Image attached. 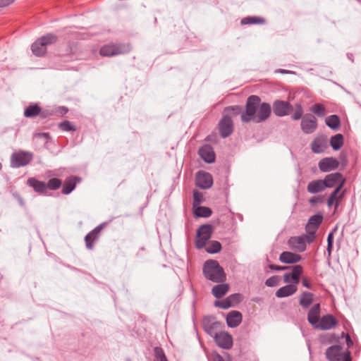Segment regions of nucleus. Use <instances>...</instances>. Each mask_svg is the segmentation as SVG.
I'll list each match as a JSON object with an SVG mask.
<instances>
[{"label":"nucleus","instance_id":"nucleus-1","mask_svg":"<svg viewBox=\"0 0 361 361\" xmlns=\"http://www.w3.org/2000/svg\"><path fill=\"white\" fill-rule=\"evenodd\" d=\"M258 96H250L246 102L245 111L241 114V120L245 122L260 123L267 120L271 114V106L267 103L260 104Z\"/></svg>","mask_w":361,"mask_h":361},{"label":"nucleus","instance_id":"nucleus-2","mask_svg":"<svg viewBox=\"0 0 361 361\" xmlns=\"http://www.w3.org/2000/svg\"><path fill=\"white\" fill-rule=\"evenodd\" d=\"M202 272L207 280L214 283H223L226 279L223 267L214 259H209L204 262Z\"/></svg>","mask_w":361,"mask_h":361},{"label":"nucleus","instance_id":"nucleus-3","mask_svg":"<svg viewBox=\"0 0 361 361\" xmlns=\"http://www.w3.org/2000/svg\"><path fill=\"white\" fill-rule=\"evenodd\" d=\"M56 35L49 34L43 36L32 44V51L37 56H42L47 52V46L56 43Z\"/></svg>","mask_w":361,"mask_h":361},{"label":"nucleus","instance_id":"nucleus-4","mask_svg":"<svg viewBox=\"0 0 361 361\" xmlns=\"http://www.w3.org/2000/svg\"><path fill=\"white\" fill-rule=\"evenodd\" d=\"M213 232L210 224L201 225L197 230L195 238V247L197 249L203 248L207 242L211 238Z\"/></svg>","mask_w":361,"mask_h":361},{"label":"nucleus","instance_id":"nucleus-5","mask_svg":"<svg viewBox=\"0 0 361 361\" xmlns=\"http://www.w3.org/2000/svg\"><path fill=\"white\" fill-rule=\"evenodd\" d=\"M202 326L204 331L213 338L221 332L224 327L222 322L216 321L214 318L211 317L204 318Z\"/></svg>","mask_w":361,"mask_h":361},{"label":"nucleus","instance_id":"nucleus-6","mask_svg":"<svg viewBox=\"0 0 361 361\" xmlns=\"http://www.w3.org/2000/svg\"><path fill=\"white\" fill-rule=\"evenodd\" d=\"M128 50V47L124 44H109L103 46L99 50V54L103 56H113L126 54Z\"/></svg>","mask_w":361,"mask_h":361},{"label":"nucleus","instance_id":"nucleus-7","mask_svg":"<svg viewBox=\"0 0 361 361\" xmlns=\"http://www.w3.org/2000/svg\"><path fill=\"white\" fill-rule=\"evenodd\" d=\"M214 180L212 176L205 171H199L195 174V185L200 189L207 190L213 185Z\"/></svg>","mask_w":361,"mask_h":361},{"label":"nucleus","instance_id":"nucleus-8","mask_svg":"<svg viewBox=\"0 0 361 361\" xmlns=\"http://www.w3.org/2000/svg\"><path fill=\"white\" fill-rule=\"evenodd\" d=\"M108 225L107 222H103L95 227L92 231L88 233L85 237L86 247L88 250H92L94 243L98 241L102 231Z\"/></svg>","mask_w":361,"mask_h":361},{"label":"nucleus","instance_id":"nucleus-9","mask_svg":"<svg viewBox=\"0 0 361 361\" xmlns=\"http://www.w3.org/2000/svg\"><path fill=\"white\" fill-rule=\"evenodd\" d=\"M338 320L334 315L327 314L320 318L318 324L314 326V329L323 331L329 330L335 328L338 325Z\"/></svg>","mask_w":361,"mask_h":361},{"label":"nucleus","instance_id":"nucleus-10","mask_svg":"<svg viewBox=\"0 0 361 361\" xmlns=\"http://www.w3.org/2000/svg\"><path fill=\"white\" fill-rule=\"evenodd\" d=\"M214 339L216 345L223 349L229 350L233 347V337L228 332L221 331L216 335Z\"/></svg>","mask_w":361,"mask_h":361},{"label":"nucleus","instance_id":"nucleus-11","mask_svg":"<svg viewBox=\"0 0 361 361\" xmlns=\"http://www.w3.org/2000/svg\"><path fill=\"white\" fill-rule=\"evenodd\" d=\"M300 126L305 133L311 134L317 128V118L312 114H307L302 118Z\"/></svg>","mask_w":361,"mask_h":361},{"label":"nucleus","instance_id":"nucleus-12","mask_svg":"<svg viewBox=\"0 0 361 361\" xmlns=\"http://www.w3.org/2000/svg\"><path fill=\"white\" fill-rule=\"evenodd\" d=\"M302 272L303 268L301 265H295L293 267L291 272L284 274L283 281L286 283L293 282L292 284L297 286L300 282V277Z\"/></svg>","mask_w":361,"mask_h":361},{"label":"nucleus","instance_id":"nucleus-13","mask_svg":"<svg viewBox=\"0 0 361 361\" xmlns=\"http://www.w3.org/2000/svg\"><path fill=\"white\" fill-rule=\"evenodd\" d=\"M219 133L222 137L229 136L233 130V121L228 116H224L219 123Z\"/></svg>","mask_w":361,"mask_h":361},{"label":"nucleus","instance_id":"nucleus-14","mask_svg":"<svg viewBox=\"0 0 361 361\" xmlns=\"http://www.w3.org/2000/svg\"><path fill=\"white\" fill-rule=\"evenodd\" d=\"M341 346L338 345L329 347L325 353L326 359L329 361H342L343 353H341Z\"/></svg>","mask_w":361,"mask_h":361},{"label":"nucleus","instance_id":"nucleus-15","mask_svg":"<svg viewBox=\"0 0 361 361\" xmlns=\"http://www.w3.org/2000/svg\"><path fill=\"white\" fill-rule=\"evenodd\" d=\"M273 109L276 115L279 116H283L288 114L292 109V106L287 102L276 101L274 103Z\"/></svg>","mask_w":361,"mask_h":361},{"label":"nucleus","instance_id":"nucleus-16","mask_svg":"<svg viewBox=\"0 0 361 361\" xmlns=\"http://www.w3.org/2000/svg\"><path fill=\"white\" fill-rule=\"evenodd\" d=\"M321 307L319 303L314 304L307 313V321L314 328L320 319Z\"/></svg>","mask_w":361,"mask_h":361},{"label":"nucleus","instance_id":"nucleus-17","mask_svg":"<svg viewBox=\"0 0 361 361\" xmlns=\"http://www.w3.org/2000/svg\"><path fill=\"white\" fill-rule=\"evenodd\" d=\"M27 184L39 195H47V193L46 183L44 181L39 180L35 178H30L27 180Z\"/></svg>","mask_w":361,"mask_h":361},{"label":"nucleus","instance_id":"nucleus-18","mask_svg":"<svg viewBox=\"0 0 361 361\" xmlns=\"http://www.w3.org/2000/svg\"><path fill=\"white\" fill-rule=\"evenodd\" d=\"M323 180L325 185H326V188L336 187L341 181H345L343 178L342 174L338 172L330 173L326 176Z\"/></svg>","mask_w":361,"mask_h":361},{"label":"nucleus","instance_id":"nucleus-19","mask_svg":"<svg viewBox=\"0 0 361 361\" xmlns=\"http://www.w3.org/2000/svg\"><path fill=\"white\" fill-rule=\"evenodd\" d=\"M242 314L236 310L230 312L226 316L227 325L231 328L237 327L242 322Z\"/></svg>","mask_w":361,"mask_h":361},{"label":"nucleus","instance_id":"nucleus-20","mask_svg":"<svg viewBox=\"0 0 361 361\" xmlns=\"http://www.w3.org/2000/svg\"><path fill=\"white\" fill-rule=\"evenodd\" d=\"M80 180V178L76 176L68 177L63 184L61 192L64 195L70 194L75 188L78 182Z\"/></svg>","mask_w":361,"mask_h":361},{"label":"nucleus","instance_id":"nucleus-21","mask_svg":"<svg viewBox=\"0 0 361 361\" xmlns=\"http://www.w3.org/2000/svg\"><path fill=\"white\" fill-rule=\"evenodd\" d=\"M290 248L297 250L298 252H303L306 249V245L301 236L290 237L288 241Z\"/></svg>","mask_w":361,"mask_h":361},{"label":"nucleus","instance_id":"nucleus-22","mask_svg":"<svg viewBox=\"0 0 361 361\" xmlns=\"http://www.w3.org/2000/svg\"><path fill=\"white\" fill-rule=\"evenodd\" d=\"M300 255L288 251L283 252L279 256V260L286 264L297 263L301 260Z\"/></svg>","mask_w":361,"mask_h":361},{"label":"nucleus","instance_id":"nucleus-23","mask_svg":"<svg viewBox=\"0 0 361 361\" xmlns=\"http://www.w3.org/2000/svg\"><path fill=\"white\" fill-rule=\"evenodd\" d=\"M298 290V287L295 284H288L278 289L276 292L277 298H286L293 295Z\"/></svg>","mask_w":361,"mask_h":361},{"label":"nucleus","instance_id":"nucleus-24","mask_svg":"<svg viewBox=\"0 0 361 361\" xmlns=\"http://www.w3.org/2000/svg\"><path fill=\"white\" fill-rule=\"evenodd\" d=\"M338 159H321L319 162V169L323 172H328L338 167Z\"/></svg>","mask_w":361,"mask_h":361},{"label":"nucleus","instance_id":"nucleus-25","mask_svg":"<svg viewBox=\"0 0 361 361\" xmlns=\"http://www.w3.org/2000/svg\"><path fill=\"white\" fill-rule=\"evenodd\" d=\"M326 188V185H325L323 180L320 179L310 181L307 187V191L311 194L320 192Z\"/></svg>","mask_w":361,"mask_h":361},{"label":"nucleus","instance_id":"nucleus-26","mask_svg":"<svg viewBox=\"0 0 361 361\" xmlns=\"http://www.w3.org/2000/svg\"><path fill=\"white\" fill-rule=\"evenodd\" d=\"M229 290V286L227 283H221L214 286L212 289V293L216 298H221L225 295Z\"/></svg>","mask_w":361,"mask_h":361},{"label":"nucleus","instance_id":"nucleus-27","mask_svg":"<svg viewBox=\"0 0 361 361\" xmlns=\"http://www.w3.org/2000/svg\"><path fill=\"white\" fill-rule=\"evenodd\" d=\"M312 149L315 153H320L324 151L326 147V142L324 137H316L311 145Z\"/></svg>","mask_w":361,"mask_h":361},{"label":"nucleus","instance_id":"nucleus-28","mask_svg":"<svg viewBox=\"0 0 361 361\" xmlns=\"http://www.w3.org/2000/svg\"><path fill=\"white\" fill-rule=\"evenodd\" d=\"M323 221V216L321 214H317L312 216L308 220V223L307 225V229H312L313 231H317L319 226L322 224Z\"/></svg>","mask_w":361,"mask_h":361},{"label":"nucleus","instance_id":"nucleus-29","mask_svg":"<svg viewBox=\"0 0 361 361\" xmlns=\"http://www.w3.org/2000/svg\"><path fill=\"white\" fill-rule=\"evenodd\" d=\"M193 213L196 217L207 218L212 215V211L209 207L199 205L193 207Z\"/></svg>","mask_w":361,"mask_h":361},{"label":"nucleus","instance_id":"nucleus-30","mask_svg":"<svg viewBox=\"0 0 361 361\" xmlns=\"http://www.w3.org/2000/svg\"><path fill=\"white\" fill-rule=\"evenodd\" d=\"M314 295L310 292H304L300 297L299 303L303 308H307L313 302Z\"/></svg>","mask_w":361,"mask_h":361},{"label":"nucleus","instance_id":"nucleus-31","mask_svg":"<svg viewBox=\"0 0 361 361\" xmlns=\"http://www.w3.org/2000/svg\"><path fill=\"white\" fill-rule=\"evenodd\" d=\"M266 20L259 16H249L244 18L241 20L242 25H251V24H257V25H262L265 23Z\"/></svg>","mask_w":361,"mask_h":361},{"label":"nucleus","instance_id":"nucleus-32","mask_svg":"<svg viewBox=\"0 0 361 361\" xmlns=\"http://www.w3.org/2000/svg\"><path fill=\"white\" fill-rule=\"evenodd\" d=\"M41 108L37 104L28 106L24 111L25 117H35L40 114Z\"/></svg>","mask_w":361,"mask_h":361},{"label":"nucleus","instance_id":"nucleus-33","mask_svg":"<svg viewBox=\"0 0 361 361\" xmlns=\"http://www.w3.org/2000/svg\"><path fill=\"white\" fill-rule=\"evenodd\" d=\"M326 124L331 129H338L340 126V118L336 115H331L326 118Z\"/></svg>","mask_w":361,"mask_h":361},{"label":"nucleus","instance_id":"nucleus-34","mask_svg":"<svg viewBox=\"0 0 361 361\" xmlns=\"http://www.w3.org/2000/svg\"><path fill=\"white\" fill-rule=\"evenodd\" d=\"M330 144L335 150L339 149L343 144V137L341 134H337L331 137Z\"/></svg>","mask_w":361,"mask_h":361},{"label":"nucleus","instance_id":"nucleus-35","mask_svg":"<svg viewBox=\"0 0 361 361\" xmlns=\"http://www.w3.org/2000/svg\"><path fill=\"white\" fill-rule=\"evenodd\" d=\"M199 154L201 158H214V152L212 148L205 145L199 149Z\"/></svg>","mask_w":361,"mask_h":361},{"label":"nucleus","instance_id":"nucleus-36","mask_svg":"<svg viewBox=\"0 0 361 361\" xmlns=\"http://www.w3.org/2000/svg\"><path fill=\"white\" fill-rule=\"evenodd\" d=\"M62 185V181L57 178H52L46 183V188L47 191L48 190H56L59 189Z\"/></svg>","mask_w":361,"mask_h":361},{"label":"nucleus","instance_id":"nucleus-37","mask_svg":"<svg viewBox=\"0 0 361 361\" xmlns=\"http://www.w3.org/2000/svg\"><path fill=\"white\" fill-rule=\"evenodd\" d=\"M221 250V245L217 240H212L210 242L209 246L206 248V251L210 254L218 253Z\"/></svg>","mask_w":361,"mask_h":361},{"label":"nucleus","instance_id":"nucleus-38","mask_svg":"<svg viewBox=\"0 0 361 361\" xmlns=\"http://www.w3.org/2000/svg\"><path fill=\"white\" fill-rule=\"evenodd\" d=\"M310 111L320 117H323L326 114L325 107L321 104H315L310 108Z\"/></svg>","mask_w":361,"mask_h":361},{"label":"nucleus","instance_id":"nucleus-39","mask_svg":"<svg viewBox=\"0 0 361 361\" xmlns=\"http://www.w3.org/2000/svg\"><path fill=\"white\" fill-rule=\"evenodd\" d=\"M308 230H310V229H308ZM315 233L316 231H307V233L306 234H303L301 236V238H302V240H304V243L305 245H306V243H312L314 239H315Z\"/></svg>","mask_w":361,"mask_h":361},{"label":"nucleus","instance_id":"nucleus-40","mask_svg":"<svg viewBox=\"0 0 361 361\" xmlns=\"http://www.w3.org/2000/svg\"><path fill=\"white\" fill-rule=\"evenodd\" d=\"M203 195L200 192L197 190H193V207L199 206L203 202Z\"/></svg>","mask_w":361,"mask_h":361},{"label":"nucleus","instance_id":"nucleus-41","mask_svg":"<svg viewBox=\"0 0 361 361\" xmlns=\"http://www.w3.org/2000/svg\"><path fill=\"white\" fill-rule=\"evenodd\" d=\"M214 305L216 307H218L219 308L224 309V310L228 309V308L232 307L231 302L229 300L228 298H226V299L222 300H216V301H215Z\"/></svg>","mask_w":361,"mask_h":361},{"label":"nucleus","instance_id":"nucleus-42","mask_svg":"<svg viewBox=\"0 0 361 361\" xmlns=\"http://www.w3.org/2000/svg\"><path fill=\"white\" fill-rule=\"evenodd\" d=\"M154 355L158 361H168L165 353L161 348L156 347L154 350Z\"/></svg>","mask_w":361,"mask_h":361},{"label":"nucleus","instance_id":"nucleus-43","mask_svg":"<svg viewBox=\"0 0 361 361\" xmlns=\"http://www.w3.org/2000/svg\"><path fill=\"white\" fill-rule=\"evenodd\" d=\"M30 159H11V166L13 168H19L29 164Z\"/></svg>","mask_w":361,"mask_h":361},{"label":"nucleus","instance_id":"nucleus-44","mask_svg":"<svg viewBox=\"0 0 361 361\" xmlns=\"http://www.w3.org/2000/svg\"><path fill=\"white\" fill-rule=\"evenodd\" d=\"M229 300L231 302V305L234 306L235 304L239 303L242 300V295L240 293H234L228 297Z\"/></svg>","mask_w":361,"mask_h":361},{"label":"nucleus","instance_id":"nucleus-45","mask_svg":"<svg viewBox=\"0 0 361 361\" xmlns=\"http://www.w3.org/2000/svg\"><path fill=\"white\" fill-rule=\"evenodd\" d=\"M303 114V110L300 104H297L295 106V109L293 115L292 116L293 119L299 120L301 118Z\"/></svg>","mask_w":361,"mask_h":361},{"label":"nucleus","instance_id":"nucleus-46","mask_svg":"<svg viewBox=\"0 0 361 361\" xmlns=\"http://www.w3.org/2000/svg\"><path fill=\"white\" fill-rule=\"evenodd\" d=\"M344 183H345V180H343L341 181L337 186L336 188H335V190L331 192V194L330 195L329 197L334 200H336L337 199V195L338 194V192L341 191V188L343 187L344 185Z\"/></svg>","mask_w":361,"mask_h":361},{"label":"nucleus","instance_id":"nucleus-47","mask_svg":"<svg viewBox=\"0 0 361 361\" xmlns=\"http://www.w3.org/2000/svg\"><path fill=\"white\" fill-rule=\"evenodd\" d=\"M279 277L277 276H273L265 281V285L269 287H274L278 285Z\"/></svg>","mask_w":361,"mask_h":361},{"label":"nucleus","instance_id":"nucleus-48","mask_svg":"<svg viewBox=\"0 0 361 361\" xmlns=\"http://www.w3.org/2000/svg\"><path fill=\"white\" fill-rule=\"evenodd\" d=\"M59 128L63 131L75 130V128L69 121H65L59 124Z\"/></svg>","mask_w":361,"mask_h":361},{"label":"nucleus","instance_id":"nucleus-49","mask_svg":"<svg viewBox=\"0 0 361 361\" xmlns=\"http://www.w3.org/2000/svg\"><path fill=\"white\" fill-rule=\"evenodd\" d=\"M31 155L29 154L28 153H26V152H16V153L13 154L12 155V158H16V159H18V158H28Z\"/></svg>","mask_w":361,"mask_h":361},{"label":"nucleus","instance_id":"nucleus-50","mask_svg":"<svg viewBox=\"0 0 361 361\" xmlns=\"http://www.w3.org/2000/svg\"><path fill=\"white\" fill-rule=\"evenodd\" d=\"M48 138V134L47 133H39L35 135V139H37V141L42 140L43 141L47 142Z\"/></svg>","mask_w":361,"mask_h":361},{"label":"nucleus","instance_id":"nucleus-51","mask_svg":"<svg viewBox=\"0 0 361 361\" xmlns=\"http://www.w3.org/2000/svg\"><path fill=\"white\" fill-rule=\"evenodd\" d=\"M269 267L271 270H275V271H281V270H285V269H288V267H281V266L275 265V264H270L269 266Z\"/></svg>","mask_w":361,"mask_h":361},{"label":"nucleus","instance_id":"nucleus-52","mask_svg":"<svg viewBox=\"0 0 361 361\" xmlns=\"http://www.w3.org/2000/svg\"><path fill=\"white\" fill-rule=\"evenodd\" d=\"M14 197L18 200V203L20 206L24 207L25 206V202L23 197L20 195L19 193L15 192L13 193Z\"/></svg>","mask_w":361,"mask_h":361},{"label":"nucleus","instance_id":"nucleus-53","mask_svg":"<svg viewBox=\"0 0 361 361\" xmlns=\"http://www.w3.org/2000/svg\"><path fill=\"white\" fill-rule=\"evenodd\" d=\"M342 361H352L350 352L347 350L342 356Z\"/></svg>","mask_w":361,"mask_h":361},{"label":"nucleus","instance_id":"nucleus-54","mask_svg":"<svg viewBox=\"0 0 361 361\" xmlns=\"http://www.w3.org/2000/svg\"><path fill=\"white\" fill-rule=\"evenodd\" d=\"M336 228H334L333 231L330 232L327 237V245L334 244V231H335Z\"/></svg>","mask_w":361,"mask_h":361},{"label":"nucleus","instance_id":"nucleus-55","mask_svg":"<svg viewBox=\"0 0 361 361\" xmlns=\"http://www.w3.org/2000/svg\"><path fill=\"white\" fill-rule=\"evenodd\" d=\"M16 0H0V7H4L13 3Z\"/></svg>","mask_w":361,"mask_h":361},{"label":"nucleus","instance_id":"nucleus-56","mask_svg":"<svg viewBox=\"0 0 361 361\" xmlns=\"http://www.w3.org/2000/svg\"><path fill=\"white\" fill-rule=\"evenodd\" d=\"M322 200L321 197H317V196H314V197H312L309 202L311 204H317V202H320Z\"/></svg>","mask_w":361,"mask_h":361},{"label":"nucleus","instance_id":"nucleus-57","mask_svg":"<svg viewBox=\"0 0 361 361\" xmlns=\"http://www.w3.org/2000/svg\"><path fill=\"white\" fill-rule=\"evenodd\" d=\"M345 341H346V344H347L348 347V348L351 347L353 345V341H352L350 335L348 334H346L345 335Z\"/></svg>","mask_w":361,"mask_h":361},{"label":"nucleus","instance_id":"nucleus-58","mask_svg":"<svg viewBox=\"0 0 361 361\" xmlns=\"http://www.w3.org/2000/svg\"><path fill=\"white\" fill-rule=\"evenodd\" d=\"M302 286L306 287L307 288H309V289H312V285L310 284V283L307 281V279L306 278H304L302 279Z\"/></svg>","mask_w":361,"mask_h":361},{"label":"nucleus","instance_id":"nucleus-59","mask_svg":"<svg viewBox=\"0 0 361 361\" xmlns=\"http://www.w3.org/2000/svg\"><path fill=\"white\" fill-rule=\"evenodd\" d=\"M214 361H225V360L221 355L216 354L214 356Z\"/></svg>","mask_w":361,"mask_h":361},{"label":"nucleus","instance_id":"nucleus-60","mask_svg":"<svg viewBox=\"0 0 361 361\" xmlns=\"http://www.w3.org/2000/svg\"><path fill=\"white\" fill-rule=\"evenodd\" d=\"M332 249H333L332 245H327L326 251H327V254H328V257H331Z\"/></svg>","mask_w":361,"mask_h":361},{"label":"nucleus","instance_id":"nucleus-61","mask_svg":"<svg viewBox=\"0 0 361 361\" xmlns=\"http://www.w3.org/2000/svg\"><path fill=\"white\" fill-rule=\"evenodd\" d=\"M335 201H336V200H333V199H331V198L329 197L328 201H327L328 206H329V207H331V206L334 204V202Z\"/></svg>","mask_w":361,"mask_h":361},{"label":"nucleus","instance_id":"nucleus-62","mask_svg":"<svg viewBox=\"0 0 361 361\" xmlns=\"http://www.w3.org/2000/svg\"><path fill=\"white\" fill-rule=\"evenodd\" d=\"M206 163L212 164L214 163L216 159H203Z\"/></svg>","mask_w":361,"mask_h":361},{"label":"nucleus","instance_id":"nucleus-63","mask_svg":"<svg viewBox=\"0 0 361 361\" xmlns=\"http://www.w3.org/2000/svg\"><path fill=\"white\" fill-rule=\"evenodd\" d=\"M230 110H234V107H228L226 109V111H230Z\"/></svg>","mask_w":361,"mask_h":361},{"label":"nucleus","instance_id":"nucleus-64","mask_svg":"<svg viewBox=\"0 0 361 361\" xmlns=\"http://www.w3.org/2000/svg\"><path fill=\"white\" fill-rule=\"evenodd\" d=\"M126 361H131V360H130V359H129V358H127V359L126 360Z\"/></svg>","mask_w":361,"mask_h":361}]
</instances>
